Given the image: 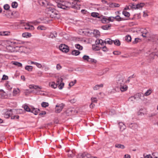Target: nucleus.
I'll return each instance as SVG.
<instances>
[{"label":"nucleus","mask_w":158,"mask_h":158,"mask_svg":"<svg viewBox=\"0 0 158 158\" xmlns=\"http://www.w3.org/2000/svg\"><path fill=\"white\" fill-rule=\"evenodd\" d=\"M57 6L60 9L67 10L72 7L70 2L64 0H60L57 3Z\"/></svg>","instance_id":"nucleus-1"},{"label":"nucleus","mask_w":158,"mask_h":158,"mask_svg":"<svg viewBox=\"0 0 158 158\" xmlns=\"http://www.w3.org/2000/svg\"><path fill=\"white\" fill-rule=\"evenodd\" d=\"M142 35L144 37H149L151 35V32L149 28L143 29L142 30Z\"/></svg>","instance_id":"nucleus-2"},{"label":"nucleus","mask_w":158,"mask_h":158,"mask_svg":"<svg viewBox=\"0 0 158 158\" xmlns=\"http://www.w3.org/2000/svg\"><path fill=\"white\" fill-rule=\"evenodd\" d=\"M59 48L60 50L65 53L68 52L69 51V47L65 44H61L59 46Z\"/></svg>","instance_id":"nucleus-3"},{"label":"nucleus","mask_w":158,"mask_h":158,"mask_svg":"<svg viewBox=\"0 0 158 158\" xmlns=\"http://www.w3.org/2000/svg\"><path fill=\"white\" fill-rule=\"evenodd\" d=\"M116 81L117 87L124 85L125 83L124 78L122 77H120L118 78Z\"/></svg>","instance_id":"nucleus-4"},{"label":"nucleus","mask_w":158,"mask_h":158,"mask_svg":"<svg viewBox=\"0 0 158 158\" xmlns=\"http://www.w3.org/2000/svg\"><path fill=\"white\" fill-rule=\"evenodd\" d=\"M64 104L63 103L56 105L55 108V112L56 113L60 112L64 108Z\"/></svg>","instance_id":"nucleus-5"},{"label":"nucleus","mask_w":158,"mask_h":158,"mask_svg":"<svg viewBox=\"0 0 158 158\" xmlns=\"http://www.w3.org/2000/svg\"><path fill=\"white\" fill-rule=\"evenodd\" d=\"M66 113L69 115H71L77 113V111L76 110L75 108L73 107L69 108L66 110Z\"/></svg>","instance_id":"nucleus-6"},{"label":"nucleus","mask_w":158,"mask_h":158,"mask_svg":"<svg viewBox=\"0 0 158 158\" xmlns=\"http://www.w3.org/2000/svg\"><path fill=\"white\" fill-rule=\"evenodd\" d=\"M39 4L43 6L46 7L49 5H52V4L49 3L46 0H40L39 1Z\"/></svg>","instance_id":"nucleus-7"},{"label":"nucleus","mask_w":158,"mask_h":158,"mask_svg":"<svg viewBox=\"0 0 158 158\" xmlns=\"http://www.w3.org/2000/svg\"><path fill=\"white\" fill-rule=\"evenodd\" d=\"M63 80V79L60 77V78H58L56 81L57 85H59L58 87L60 89H62L64 85V83L62 82Z\"/></svg>","instance_id":"nucleus-8"},{"label":"nucleus","mask_w":158,"mask_h":158,"mask_svg":"<svg viewBox=\"0 0 158 158\" xmlns=\"http://www.w3.org/2000/svg\"><path fill=\"white\" fill-rule=\"evenodd\" d=\"M52 6L53 5L52 4V5H49L45 9L46 12L49 15L51 14L52 12L55 11V9L52 7Z\"/></svg>","instance_id":"nucleus-9"},{"label":"nucleus","mask_w":158,"mask_h":158,"mask_svg":"<svg viewBox=\"0 0 158 158\" xmlns=\"http://www.w3.org/2000/svg\"><path fill=\"white\" fill-rule=\"evenodd\" d=\"M127 126L129 128L133 130L136 129L138 127V125L137 124L135 123H127Z\"/></svg>","instance_id":"nucleus-10"},{"label":"nucleus","mask_w":158,"mask_h":158,"mask_svg":"<svg viewBox=\"0 0 158 158\" xmlns=\"http://www.w3.org/2000/svg\"><path fill=\"white\" fill-rule=\"evenodd\" d=\"M49 15L52 18L58 19L59 18V15L57 13L55 9V11L52 12L51 14Z\"/></svg>","instance_id":"nucleus-11"},{"label":"nucleus","mask_w":158,"mask_h":158,"mask_svg":"<svg viewBox=\"0 0 158 158\" xmlns=\"http://www.w3.org/2000/svg\"><path fill=\"white\" fill-rule=\"evenodd\" d=\"M136 100L137 98H139L141 100L143 101L144 99L143 94L141 93H138L135 95Z\"/></svg>","instance_id":"nucleus-12"},{"label":"nucleus","mask_w":158,"mask_h":158,"mask_svg":"<svg viewBox=\"0 0 158 158\" xmlns=\"http://www.w3.org/2000/svg\"><path fill=\"white\" fill-rule=\"evenodd\" d=\"M24 28L27 31H31L34 30V27L33 26L27 23L25 25Z\"/></svg>","instance_id":"nucleus-13"},{"label":"nucleus","mask_w":158,"mask_h":158,"mask_svg":"<svg viewBox=\"0 0 158 158\" xmlns=\"http://www.w3.org/2000/svg\"><path fill=\"white\" fill-rule=\"evenodd\" d=\"M32 23L35 25H37L40 23H48V20L44 21L40 19H38L36 20L33 21Z\"/></svg>","instance_id":"nucleus-14"},{"label":"nucleus","mask_w":158,"mask_h":158,"mask_svg":"<svg viewBox=\"0 0 158 158\" xmlns=\"http://www.w3.org/2000/svg\"><path fill=\"white\" fill-rule=\"evenodd\" d=\"M118 87L120 89L122 92H124L126 91L128 88L127 86L125 85V84L122 85L120 86L119 87Z\"/></svg>","instance_id":"nucleus-15"},{"label":"nucleus","mask_w":158,"mask_h":158,"mask_svg":"<svg viewBox=\"0 0 158 158\" xmlns=\"http://www.w3.org/2000/svg\"><path fill=\"white\" fill-rule=\"evenodd\" d=\"M6 49L8 50V52H13L15 51V48L12 46L9 45L6 47Z\"/></svg>","instance_id":"nucleus-16"},{"label":"nucleus","mask_w":158,"mask_h":158,"mask_svg":"<svg viewBox=\"0 0 158 158\" xmlns=\"http://www.w3.org/2000/svg\"><path fill=\"white\" fill-rule=\"evenodd\" d=\"M127 8L131 9H137L136 4H135L134 3H131L127 6Z\"/></svg>","instance_id":"nucleus-17"},{"label":"nucleus","mask_w":158,"mask_h":158,"mask_svg":"<svg viewBox=\"0 0 158 158\" xmlns=\"http://www.w3.org/2000/svg\"><path fill=\"white\" fill-rule=\"evenodd\" d=\"M31 110L30 112L32 113L35 115L37 114L40 111V110L39 109L35 108L34 107H32Z\"/></svg>","instance_id":"nucleus-18"},{"label":"nucleus","mask_w":158,"mask_h":158,"mask_svg":"<svg viewBox=\"0 0 158 158\" xmlns=\"http://www.w3.org/2000/svg\"><path fill=\"white\" fill-rule=\"evenodd\" d=\"M6 93L3 90H0V96H1L2 98H6Z\"/></svg>","instance_id":"nucleus-19"},{"label":"nucleus","mask_w":158,"mask_h":158,"mask_svg":"<svg viewBox=\"0 0 158 158\" xmlns=\"http://www.w3.org/2000/svg\"><path fill=\"white\" fill-rule=\"evenodd\" d=\"M119 127L121 131H123L126 128L125 125L123 123L120 122L119 123Z\"/></svg>","instance_id":"nucleus-20"},{"label":"nucleus","mask_w":158,"mask_h":158,"mask_svg":"<svg viewBox=\"0 0 158 158\" xmlns=\"http://www.w3.org/2000/svg\"><path fill=\"white\" fill-rule=\"evenodd\" d=\"M114 19H115L116 21H121L126 20L127 19H125L121 17L119 15H117L114 17Z\"/></svg>","instance_id":"nucleus-21"},{"label":"nucleus","mask_w":158,"mask_h":158,"mask_svg":"<svg viewBox=\"0 0 158 158\" xmlns=\"http://www.w3.org/2000/svg\"><path fill=\"white\" fill-rule=\"evenodd\" d=\"M101 20L102 22L104 23H109V21L108 20L107 17L105 16L102 17V18Z\"/></svg>","instance_id":"nucleus-22"},{"label":"nucleus","mask_w":158,"mask_h":158,"mask_svg":"<svg viewBox=\"0 0 158 158\" xmlns=\"http://www.w3.org/2000/svg\"><path fill=\"white\" fill-rule=\"evenodd\" d=\"M110 24H106L105 25L102 26L101 27V28L104 30H108L110 29L111 27Z\"/></svg>","instance_id":"nucleus-23"},{"label":"nucleus","mask_w":158,"mask_h":158,"mask_svg":"<svg viewBox=\"0 0 158 158\" xmlns=\"http://www.w3.org/2000/svg\"><path fill=\"white\" fill-rule=\"evenodd\" d=\"M57 82L56 84H55V83L54 82H50L49 83V86L54 89H55L57 87Z\"/></svg>","instance_id":"nucleus-24"},{"label":"nucleus","mask_w":158,"mask_h":158,"mask_svg":"<svg viewBox=\"0 0 158 158\" xmlns=\"http://www.w3.org/2000/svg\"><path fill=\"white\" fill-rule=\"evenodd\" d=\"M103 85L102 84H101L100 85H95L93 88L94 90H97L100 89V88H102L103 87Z\"/></svg>","instance_id":"nucleus-25"},{"label":"nucleus","mask_w":158,"mask_h":158,"mask_svg":"<svg viewBox=\"0 0 158 158\" xmlns=\"http://www.w3.org/2000/svg\"><path fill=\"white\" fill-rule=\"evenodd\" d=\"M152 89H149L148 90L143 94L144 96H147L150 95L152 92Z\"/></svg>","instance_id":"nucleus-26"},{"label":"nucleus","mask_w":158,"mask_h":158,"mask_svg":"<svg viewBox=\"0 0 158 158\" xmlns=\"http://www.w3.org/2000/svg\"><path fill=\"white\" fill-rule=\"evenodd\" d=\"M136 100H137L135 95L133 96H131L128 99L129 102H132V103H134Z\"/></svg>","instance_id":"nucleus-27"},{"label":"nucleus","mask_w":158,"mask_h":158,"mask_svg":"<svg viewBox=\"0 0 158 158\" xmlns=\"http://www.w3.org/2000/svg\"><path fill=\"white\" fill-rule=\"evenodd\" d=\"M80 53V52L79 51L74 50L72 51L71 54L72 55L77 56L79 55Z\"/></svg>","instance_id":"nucleus-28"},{"label":"nucleus","mask_w":158,"mask_h":158,"mask_svg":"<svg viewBox=\"0 0 158 158\" xmlns=\"http://www.w3.org/2000/svg\"><path fill=\"white\" fill-rule=\"evenodd\" d=\"M57 34L56 33H51L49 35H48V37L50 38H53L57 36Z\"/></svg>","instance_id":"nucleus-29"},{"label":"nucleus","mask_w":158,"mask_h":158,"mask_svg":"<svg viewBox=\"0 0 158 158\" xmlns=\"http://www.w3.org/2000/svg\"><path fill=\"white\" fill-rule=\"evenodd\" d=\"M125 40L128 42H130L131 40V36L129 35H127L125 37Z\"/></svg>","instance_id":"nucleus-30"},{"label":"nucleus","mask_w":158,"mask_h":158,"mask_svg":"<svg viewBox=\"0 0 158 158\" xmlns=\"http://www.w3.org/2000/svg\"><path fill=\"white\" fill-rule=\"evenodd\" d=\"M30 88L31 89H41L42 87L38 85H30Z\"/></svg>","instance_id":"nucleus-31"},{"label":"nucleus","mask_w":158,"mask_h":158,"mask_svg":"<svg viewBox=\"0 0 158 158\" xmlns=\"http://www.w3.org/2000/svg\"><path fill=\"white\" fill-rule=\"evenodd\" d=\"M115 146L116 148H119L124 149L125 148V147L124 145L118 143L116 144Z\"/></svg>","instance_id":"nucleus-32"},{"label":"nucleus","mask_w":158,"mask_h":158,"mask_svg":"<svg viewBox=\"0 0 158 158\" xmlns=\"http://www.w3.org/2000/svg\"><path fill=\"white\" fill-rule=\"evenodd\" d=\"M104 42H106V44H111L113 43V41L111 39H106Z\"/></svg>","instance_id":"nucleus-33"},{"label":"nucleus","mask_w":158,"mask_h":158,"mask_svg":"<svg viewBox=\"0 0 158 158\" xmlns=\"http://www.w3.org/2000/svg\"><path fill=\"white\" fill-rule=\"evenodd\" d=\"M20 90L19 89H14L13 91V95L16 96L17 94L19 93Z\"/></svg>","instance_id":"nucleus-34"},{"label":"nucleus","mask_w":158,"mask_h":158,"mask_svg":"<svg viewBox=\"0 0 158 158\" xmlns=\"http://www.w3.org/2000/svg\"><path fill=\"white\" fill-rule=\"evenodd\" d=\"M94 34L97 37H98L100 35L99 31L97 30H94Z\"/></svg>","instance_id":"nucleus-35"},{"label":"nucleus","mask_w":158,"mask_h":158,"mask_svg":"<svg viewBox=\"0 0 158 158\" xmlns=\"http://www.w3.org/2000/svg\"><path fill=\"white\" fill-rule=\"evenodd\" d=\"M24 109V110L27 112H30L31 111V108H30L28 106H27L26 105H24L23 106Z\"/></svg>","instance_id":"nucleus-36"},{"label":"nucleus","mask_w":158,"mask_h":158,"mask_svg":"<svg viewBox=\"0 0 158 158\" xmlns=\"http://www.w3.org/2000/svg\"><path fill=\"white\" fill-rule=\"evenodd\" d=\"M25 69L26 70L30 72L32 71L33 69V67L31 65H27L25 66Z\"/></svg>","instance_id":"nucleus-37"},{"label":"nucleus","mask_w":158,"mask_h":158,"mask_svg":"<svg viewBox=\"0 0 158 158\" xmlns=\"http://www.w3.org/2000/svg\"><path fill=\"white\" fill-rule=\"evenodd\" d=\"M144 5L143 3H140L136 4L137 9H139L142 8Z\"/></svg>","instance_id":"nucleus-38"},{"label":"nucleus","mask_w":158,"mask_h":158,"mask_svg":"<svg viewBox=\"0 0 158 158\" xmlns=\"http://www.w3.org/2000/svg\"><path fill=\"white\" fill-rule=\"evenodd\" d=\"M22 35L23 37L27 38L28 37L31 36V34L28 32H25L23 33Z\"/></svg>","instance_id":"nucleus-39"},{"label":"nucleus","mask_w":158,"mask_h":158,"mask_svg":"<svg viewBox=\"0 0 158 158\" xmlns=\"http://www.w3.org/2000/svg\"><path fill=\"white\" fill-rule=\"evenodd\" d=\"M114 44L117 46H119L120 45V41L118 39H116L114 40H113Z\"/></svg>","instance_id":"nucleus-40"},{"label":"nucleus","mask_w":158,"mask_h":158,"mask_svg":"<svg viewBox=\"0 0 158 158\" xmlns=\"http://www.w3.org/2000/svg\"><path fill=\"white\" fill-rule=\"evenodd\" d=\"M18 6V4L16 2H13L11 4V6L13 8H16Z\"/></svg>","instance_id":"nucleus-41"},{"label":"nucleus","mask_w":158,"mask_h":158,"mask_svg":"<svg viewBox=\"0 0 158 158\" xmlns=\"http://www.w3.org/2000/svg\"><path fill=\"white\" fill-rule=\"evenodd\" d=\"M10 34V32L8 31H4L3 32H1L0 33V35L4 36L9 35Z\"/></svg>","instance_id":"nucleus-42"},{"label":"nucleus","mask_w":158,"mask_h":158,"mask_svg":"<svg viewBox=\"0 0 158 158\" xmlns=\"http://www.w3.org/2000/svg\"><path fill=\"white\" fill-rule=\"evenodd\" d=\"M123 14L125 16L127 17H128L130 15V14L129 12L125 11H123Z\"/></svg>","instance_id":"nucleus-43"},{"label":"nucleus","mask_w":158,"mask_h":158,"mask_svg":"<svg viewBox=\"0 0 158 158\" xmlns=\"http://www.w3.org/2000/svg\"><path fill=\"white\" fill-rule=\"evenodd\" d=\"M75 47L76 48L80 50H82L83 48V47L78 44H75Z\"/></svg>","instance_id":"nucleus-44"},{"label":"nucleus","mask_w":158,"mask_h":158,"mask_svg":"<svg viewBox=\"0 0 158 158\" xmlns=\"http://www.w3.org/2000/svg\"><path fill=\"white\" fill-rule=\"evenodd\" d=\"M81 156L80 158H87V153L84 152L81 154H80Z\"/></svg>","instance_id":"nucleus-45"},{"label":"nucleus","mask_w":158,"mask_h":158,"mask_svg":"<svg viewBox=\"0 0 158 158\" xmlns=\"http://www.w3.org/2000/svg\"><path fill=\"white\" fill-rule=\"evenodd\" d=\"M151 156L152 158H158V153L156 152L153 153Z\"/></svg>","instance_id":"nucleus-46"},{"label":"nucleus","mask_w":158,"mask_h":158,"mask_svg":"<svg viewBox=\"0 0 158 158\" xmlns=\"http://www.w3.org/2000/svg\"><path fill=\"white\" fill-rule=\"evenodd\" d=\"M13 64L18 67H22V66L21 63L17 61H14L13 63Z\"/></svg>","instance_id":"nucleus-47"},{"label":"nucleus","mask_w":158,"mask_h":158,"mask_svg":"<svg viewBox=\"0 0 158 158\" xmlns=\"http://www.w3.org/2000/svg\"><path fill=\"white\" fill-rule=\"evenodd\" d=\"M49 105V104L48 102H42L41 103V106L42 107H46Z\"/></svg>","instance_id":"nucleus-48"},{"label":"nucleus","mask_w":158,"mask_h":158,"mask_svg":"<svg viewBox=\"0 0 158 158\" xmlns=\"http://www.w3.org/2000/svg\"><path fill=\"white\" fill-rule=\"evenodd\" d=\"M37 29L40 30H44L46 29V27L40 25L37 27Z\"/></svg>","instance_id":"nucleus-49"},{"label":"nucleus","mask_w":158,"mask_h":158,"mask_svg":"<svg viewBox=\"0 0 158 158\" xmlns=\"http://www.w3.org/2000/svg\"><path fill=\"white\" fill-rule=\"evenodd\" d=\"M82 58L84 60H86L88 62L89 60V56L86 55H85L83 56Z\"/></svg>","instance_id":"nucleus-50"},{"label":"nucleus","mask_w":158,"mask_h":158,"mask_svg":"<svg viewBox=\"0 0 158 158\" xmlns=\"http://www.w3.org/2000/svg\"><path fill=\"white\" fill-rule=\"evenodd\" d=\"M156 54L154 53H151L149 56V57L150 58V60H153L154 59L155 56H156Z\"/></svg>","instance_id":"nucleus-51"},{"label":"nucleus","mask_w":158,"mask_h":158,"mask_svg":"<svg viewBox=\"0 0 158 158\" xmlns=\"http://www.w3.org/2000/svg\"><path fill=\"white\" fill-rule=\"evenodd\" d=\"M108 20L109 21V23L110 22H113L114 20V17L111 16L110 17H107Z\"/></svg>","instance_id":"nucleus-52"},{"label":"nucleus","mask_w":158,"mask_h":158,"mask_svg":"<svg viewBox=\"0 0 158 158\" xmlns=\"http://www.w3.org/2000/svg\"><path fill=\"white\" fill-rule=\"evenodd\" d=\"M98 13L96 12H92L91 14V15L94 17H98Z\"/></svg>","instance_id":"nucleus-53"},{"label":"nucleus","mask_w":158,"mask_h":158,"mask_svg":"<svg viewBox=\"0 0 158 158\" xmlns=\"http://www.w3.org/2000/svg\"><path fill=\"white\" fill-rule=\"evenodd\" d=\"M153 42L154 44H156L158 46V36H156L155 37Z\"/></svg>","instance_id":"nucleus-54"},{"label":"nucleus","mask_w":158,"mask_h":158,"mask_svg":"<svg viewBox=\"0 0 158 158\" xmlns=\"http://www.w3.org/2000/svg\"><path fill=\"white\" fill-rule=\"evenodd\" d=\"M140 40V39L138 38H135V40L132 42V44H135L139 42V40Z\"/></svg>","instance_id":"nucleus-55"},{"label":"nucleus","mask_w":158,"mask_h":158,"mask_svg":"<svg viewBox=\"0 0 158 158\" xmlns=\"http://www.w3.org/2000/svg\"><path fill=\"white\" fill-rule=\"evenodd\" d=\"M92 103H97V98H96L92 97L91 98Z\"/></svg>","instance_id":"nucleus-56"},{"label":"nucleus","mask_w":158,"mask_h":158,"mask_svg":"<svg viewBox=\"0 0 158 158\" xmlns=\"http://www.w3.org/2000/svg\"><path fill=\"white\" fill-rule=\"evenodd\" d=\"M88 62L91 63L93 62L96 63L97 62V60H95L94 59H92L89 58V60Z\"/></svg>","instance_id":"nucleus-57"},{"label":"nucleus","mask_w":158,"mask_h":158,"mask_svg":"<svg viewBox=\"0 0 158 158\" xmlns=\"http://www.w3.org/2000/svg\"><path fill=\"white\" fill-rule=\"evenodd\" d=\"M3 8L5 10H8L10 8V6L8 4H6L4 6Z\"/></svg>","instance_id":"nucleus-58"},{"label":"nucleus","mask_w":158,"mask_h":158,"mask_svg":"<svg viewBox=\"0 0 158 158\" xmlns=\"http://www.w3.org/2000/svg\"><path fill=\"white\" fill-rule=\"evenodd\" d=\"M76 80H74V81H72L70 82L69 84V86L71 87L72 86H73L76 83Z\"/></svg>","instance_id":"nucleus-59"},{"label":"nucleus","mask_w":158,"mask_h":158,"mask_svg":"<svg viewBox=\"0 0 158 158\" xmlns=\"http://www.w3.org/2000/svg\"><path fill=\"white\" fill-rule=\"evenodd\" d=\"M61 68L62 66L60 65V64H58L56 65V69L57 70H59Z\"/></svg>","instance_id":"nucleus-60"},{"label":"nucleus","mask_w":158,"mask_h":158,"mask_svg":"<svg viewBox=\"0 0 158 158\" xmlns=\"http://www.w3.org/2000/svg\"><path fill=\"white\" fill-rule=\"evenodd\" d=\"M35 65L39 68H41L42 66L41 64L37 62H36Z\"/></svg>","instance_id":"nucleus-61"},{"label":"nucleus","mask_w":158,"mask_h":158,"mask_svg":"<svg viewBox=\"0 0 158 158\" xmlns=\"http://www.w3.org/2000/svg\"><path fill=\"white\" fill-rule=\"evenodd\" d=\"M112 7L114 6L115 7H118L119 6V5L118 4L116 3H113L112 4Z\"/></svg>","instance_id":"nucleus-62"},{"label":"nucleus","mask_w":158,"mask_h":158,"mask_svg":"<svg viewBox=\"0 0 158 158\" xmlns=\"http://www.w3.org/2000/svg\"><path fill=\"white\" fill-rule=\"evenodd\" d=\"M121 53V52L118 51H115L113 52V54L114 55H118Z\"/></svg>","instance_id":"nucleus-63"},{"label":"nucleus","mask_w":158,"mask_h":158,"mask_svg":"<svg viewBox=\"0 0 158 158\" xmlns=\"http://www.w3.org/2000/svg\"><path fill=\"white\" fill-rule=\"evenodd\" d=\"M19 118V115H14L11 117V118L12 119H18Z\"/></svg>","instance_id":"nucleus-64"}]
</instances>
